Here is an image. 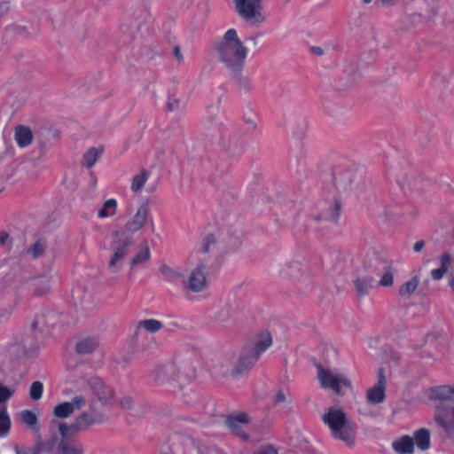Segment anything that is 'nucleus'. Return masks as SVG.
<instances>
[{
    "label": "nucleus",
    "mask_w": 454,
    "mask_h": 454,
    "mask_svg": "<svg viewBox=\"0 0 454 454\" xmlns=\"http://www.w3.org/2000/svg\"><path fill=\"white\" fill-rule=\"evenodd\" d=\"M4 273V275L0 278V294L9 287L15 291L27 289L32 294L37 296L46 294L50 289V280L47 277L27 278L22 275L20 266L15 262Z\"/></svg>",
    "instance_id": "f257e3e1"
},
{
    "label": "nucleus",
    "mask_w": 454,
    "mask_h": 454,
    "mask_svg": "<svg viewBox=\"0 0 454 454\" xmlns=\"http://www.w3.org/2000/svg\"><path fill=\"white\" fill-rule=\"evenodd\" d=\"M322 420L329 427L332 435L351 446L356 439V426L353 420L341 409L332 407L322 416Z\"/></svg>",
    "instance_id": "f03ea898"
},
{
    "label": "nucleus",
    "mask_w": 454,
    "mask_h": 454,
    "mask_svg": "<svg viewBox=\"0 0 454 454\" xmlns=\"http://www.w3.org/2000/svg\"><path fill=\"white\" fill-rule=\"evenodd\" d=\"M104 421V415L97 411L93 406L78 415L71 424L52 421L57 424L61 437H72L74 434L87 431L90 427Z\"/></svg>",
    "instance_id": "7ed1b4c3"
},
{
    "label": "nucleus",
    "mask_w": 454,
    "mask_h": 454,
    "mask_svg": "<svg viewBox=\"0 0 454 454\" xmlns=\"http://www.w3.org/2000/svg\"><path fill=\"white\" fill-rule=\"evenodd\" d=\"M235 10L249 27H260L267 21L262 0H234Z\"/></svg>",
    "instance_id": "20e7f679"
},
{
    "label": "nucleus",
    "mask_w": 454,
    "mask_h": 454,
    "mask_svg": "<svg viewBox=\"0 0 454 454\" xmlns=\"http://www.w3.org/2000/svg\"><path fill=\"white\" fill-rule=\"evenodd\" d=\"M134 244L133 238H127L121 233L113 232L110 243L111 254L107 263L112 273L121 270L123 260Z\"/></svg>",
    "instance_id": "39448f33"
},
{
    "label": "nucleus",
    "mask_w": 454,
    "mask_h": 454,
    "mask_svg": "<svg viewBox=\"0 0 454 454\" xmlns=\"http://www.w3.org/2000/svg\"><path fill=\"white\" fill-rule=\"evenodd\" d=\"M317 378L323 388L332 389L336 395H341L343 388L350 389L352 387L350 380L344 374L324 369L321 365H317Z\"/></svg>",
    "instance_id": "423d86ee"
},
{
    "label": "nucleus",
    "mask_w": 454,
    "mask_h": 454,
    "mask_svg": "<svg viewBox=\"0 0 454 454\" xmlns=\"http://www.w3.org/2000/svg\"><path fill=\"white\" fill-rule=\"evenodd\" d=\"M248 49L238 36L235 29H229V71L244 69Z\"/></svg>",
    "instance_id": "0eeeda50"
},
{
    "label": "nucleus",
    "mask_w": 454,
    "mask_h": 454,
    "mask_svg": "<svg viewBox=\"0 0 454 454\" xmlns=\"http://www.w3.org/2000/svg\"><path fill=\"white\" fill-rule=\"evenodd\" d=\"M83 384L102 405L113 403L114 390L100 378L96 376L86 378L83 380Z\"/></svg>",
    "instance_id": "6e6552de"
},
{
    "label": "nucleus",
    "mask_w": 454,
    "mask_h": 454,
    "mask_svg": "<svg viewBox=\"0 0 454 454\" xmlns=\"http://www.w3.org/2000/svg\"><path fill=\"white\" fill-rule=\"evenodd\" d=\"M364 267L374 272L383 271L379 285L383 287L392 286L394 284V272L389 263L381 259L378 254L368 256L364 262Z\"/></svg>",
    "instance_id": "1a4fd4ad"
},
{
    "label": "nucleus",
    "mask_w": 454,
    "mask_h": 454,
    "mask_svg": "<svg viewBox=\"0 0 454 454\" xmlns=\"http://www.w3.org/2000/svg\"><path fill=\"white\" fill-rule=\"evenodd\" d=\"M150 218V208L147 204L143 203L137 208L136 214L125 223L123 229L115 231L127 238H133V234L141 230Z\"/></svg>",
    "instance_id": "9d476101"
},
{
    "label": "nucleus",
    "mask_w": 454,
    "mask_h": 454,
    "mask_svg": "<svg viewBox=\"0 0 454 454\" xmlns=\"http://www.w3.org/2000/svg\"><path fill=\"white\" fill-rule=\"evenodd\" d=\"M434 419L450 437L454 438V404L437 405Z\"/></svg>",
    "instance_id": "9b49d317"
},
{
    "label": "nucleus",
    "mask_w": 454,
    "mask_h": 454,
    "mask_svg": "<svg viewBox=\"0 0 454 454\" xmlns=\"http://www.w3.org/2000/svg\"><path fill=\"white\" fill-rule=\"evenodd\" d=\"M208 267L205 258H200V262L190 273L187 280H184V288L193 293H200L206 287V276L204 270Z\"/></svg>",
    "instance_id": "f8f14e48"
},
{
    "label": "nucleus",
    "mask_w": 454,
    "mask_h": 454,
    "mask_svg": "<svg viewBox=\"0 0 454 454\" xmlns=\"http://www.w3.org/2000/svg\"><path fill=\"white\" fill-rule=\"evenodd\" d=\"M258 359L259 358L256 356V355L252 354L244 347L231 370V378L234 380H239V378L247 375Z\"/></svg>",
    "instance_id": "ddd939ff"
},
{
    "label": "nucleus",
    "mask_w": 454,
    "mask_h": 454,
    "mask_svg": "<svg viewBox=\"0 0 454 454\" xmlns=\"http://www.w3.org/2000/svg\"><path fill=\"white\" fill-rule=\"evenodd\" d=\"M249 422V417L245 412L239 411L229 414V429L233 434L244 441L248 438L246 428Z\"/></svg>",
    "instance_id": "4468645a"
},
{
    "label": "nucleus",
    "mask_w": 454,
    "mask_h": 454,
    "mask_svg": "<svg viewBox=\"0 0 454 454\" xmlns=\"http://www.w3.org/2000/svg\"><path fill=\"white\" fill-rule=\"evenodd\" d=\"M231 77L234 90L240 96L249 94L253 91L254 86L251 79L244 74L243 69L229 71Z\"/></svg>",
    "instance_id": "2eb2a0df"
},
{
    "label": "nucleus",
    "mask_w": 454,
    "mask_h": 454,
    "mask_svg": "<svg viewBox=\"0 0 454 454\" xmlns=\"http://www.w3.org/2000/svg\"><path fill=\"white\" fill-rule=\"evenodd\" d=\"M272 344V339L269 332H261L258 333L254 340L245 348L252 354L256 355L259 358L260 356L266 351Z\"/></svg>",
    "instance_id": "dca6fc26"
},
{
    "label": "nucleus",
    "mask_w": 454,
    "mask_h": 454,
    "mask_svg": "<svg viewBox=\"0 0 454 454\" xmlns=\"http://www.w3.org/2000/svg\"><path fill=\"white\" fill-rule=\"evenodd\" d=\"M439 259L440 267L432 270L430 272L431 278L435 281H439L444 277V275L448 272L452 262L454 261V258L452 257L451 254L448 251L443 252L440 255Z\"/></svg>",
    "instance_id": "f3484780"
},
{
    "label": "nucleus",
    "mask_w": 454,
    "mask_h": 454,
    "mask_svg": "<svg viewBox=\"0 0 454 454\" xmlns=\"http://www.w3.org/2000/svg\"><path fill=\"white\" fill-rule=\"evenodd\" d=\"M72 437H61L59 444V454H83L84 449L82 442L71 439Z\"/></svg>",
    "instance_id": "a211bd4d"
},
{
    "label": "nucleus",
    "mask_w": 454,
    "mask_h": 454,
    "mask_svg": "<svg viewBox=\"0 0 454 454\" xmlns=\"http://www.w3.org/2000/svg\"><path fill=\"white\" fill-rule=\"evenodd\" d=\"M216 245V239L213 234H207L205 236L200 243V247L197 249L196 254H198V261L200 262V258H205L207 263V266L212 265L213 262H210L209 257L207 256V254L211 253Z\"/></svg>",
    "instance_id": "6ab92c4d"
},
{
    "label": "nucleus",
    "mask_w": 454,
    "mask_h": 454,
    "mask_svg": "<svg viewBox=\"0 0 454 454\" xmlns=\"http://www.w3.org/2000/svg\"><path fill=\"white\" fill-rule=\"evenodd\" d=\"M48 247L47 239L42 236H35V242L26 249V253L34 259L43 256Z\"/></svg>",
    "instance_id": "aec40b11"
},
{
    "label": "nucleus",
    "mask_w": 454,
    "mask_h": 454,
    "mask_svg": "<svg viewBox=\"0 0 454 454\" xmlns=\"http://www.w3.org/2000/svg\"><path fill=\"white\" fill-rule=\"evenodd\" d=\"M392 448L397 454H412L414 451V441L411 437L404 435L394 441Z\"/></svg>",
    "instance_id": "412c9836"
},
{
    "label": "nucleus",
    "mask_w": 454,
    "mask_h": 454,
    "mask_svg": "<svg viewBox=\"0 0 454 454\" xmlns=\"http://www.w3.org/2000/svg\"><path fill=\"white\" fill-rule=\"evenodd\" d=\"M430 399L453 402L452 385H442L433 387L430 391Z\"/></svg>",
    "instance_id": "4be33fe9"
},
{
    "label": "nucleus",
    "mask_w": 454,
    "mask_h": 454,
    "mask_svg": "<svg viewBox=\"0 0 454 454\" xmlns=\"http://www.w3.org/2000/svg\"><path fill=\"white\" fill-rule=\"evenodd\" d=\"M14 137L19 146L26 147L31 144L33 134L29 128L19 125L15 128Z\"/></svg>",
    "instance_id": "5701e85b"
},
{
    "label": "nucleus",
    "mask_w": 454,
    "mask_h": 454,
    "mask_svg": "<svg viewBox=\"0 0 454 454\" xmlns=\"http://www.w3.org/2000/svg\"><path fill=\"white\" fill-rule=\"evenodd\" d=\"M21 346V355H28L29 356H34L38 350L39 347L33 335L27 334L22 337L19 341Z\"/></svg>",
    "instance_id": "b1692460"
},
{
    "label": "nucleus",
    "mask_w": 454,
    "mask_h": 454,
    "mask_svg": "<svg viewBox=\"0 0 454 454\" xmlns=\"http://www.w3.org/2000/svg\"><path fill=\"white\" fill-rule=\"evenodd\" d=\"M176 369L174 364L160 366L156 372V380L158 382L164 383L165 381L176 380L178 379V375H176Z\"/></svg>",
    "instance_id": "393cba45"
},
{
    "label": "nucleus",
    "mask_w": 454,
    "mask_h": 454,
    "mask_svg": "<svg viewBox=\"0 0 454 454\" xmlns=\"http://www.w3.org/2000/svg\"><path fill=\"white\" fill-rule=\"evenodd\" d=\"M98 342L95 338H85L76 343L75 351L78 355L91 354L98 348Z\"/></svg>",
    "instance_id": "a878e982"
},
{
    "label": "nucleus",
    "mask_w": 454,
    "mask_h": 454,
    "mask_svg": "<svg viewBox=\"0 0 454 454\" xmlns=\"http://www.w3.org/2000/svg\"><path fill=\"white\" fill-rule=\"evenodd\" d=\"M150 174L151 172L148 169L142 168L139 174L135 175L131 180V191L133 192H141L146 181L148 180Z\"/></svg>",
    "instance_id": "bb28decb"
},
{
    "label": "nucleus",
    "mask_w": 454,
    "mask_h": 454,
    "mask_svg": "<svg viewBox=\"0 0 454 454\" xmlns=\"http://www.w3.org/2000/svg\"><path fill=\"white\" fill-rule=\"evenodd\" d=\"M366 398L372 404L381 403L385 399V387L375 385L367 390Z\"/></svg>",
    "instance_id": "cd10ccee"
},
{
    "label": "nucleus",
    "mask_w": 454,
    "mask_h": 454,
    "mask_svg": "<svg viewBox=\"0 0 454 454\" xmlns=\"http://www.w3.org/2000/svg\"><path fill=\"white\" fill-rule=\"evenodd\" d=\"M214 53L219 60L223 62L227 61V32L223 35L219 41H215L213 45Z\"/></svg>",
    "instance_id": "c85d7f7f"
},
{
    "label": "nucleus",
    "mask_w": 454,
    "mask_h": 454,
    "mask_svg": "<svg viewBox=\"0 0 454 454\" xmlns=\"http://www.w3.org/2000/svg\"><path fill=\"white\" fill-rule=\"evenodd\" d=\"M159 271L164 280L168 283H175L177 279L183 278V274L169 267L167 264H161L159 268Z\"/></svg>",
    "instance_id": "c756f323"
},
{
    "label": "nucleus",
    "mask_w": 454,
    "mask_h": 454,
    "mask_svg": "<svg viewBox=\"0 0 454 454\" xmlns=\"http://www.w3.org/2000/svg\"><path fill=\"white\" fill-rule=\"evenodd\" d=\"M356 293L360 296L366 295L372 287L373 278L371 277L358 278L354 281Z\"/></svg>",
    "instance_id": "7c9ffc66"
},
{
    "label": "nucleus",
    "mask_w": 454,
    "mask_h": 454,
    "mask_svg": "<svg viewBox=\"0 0 454 454\" xmlns=\"http://www.w3.org/2000/svg\"><path fill=\"white\" fill-rule=\"evenodd\" d=\"M414 439L417 446L421 450H426L430 446V433L427 429L421 428L415 433Z\"/></svg>",
    "instance_id": "2f4dec72"
},
{
    "label": "nucleus",
    "mask_w": 454,
    "mask_h": 454,
    "mask_svg": "<svg viewBox=\"0 0 454 454\" xmlns=\"http://www.w3.org/2000/svg\"><path fill=\"white\" fill-rule=\"evenodd\" d=\"M419 284V276H415L407 282H405L399 289V294L403 297L411 296L418 288Z\"/></svg>",
    "instance_id": "473e14b6"
},
{
    "label": "nucleus",
    "mask_w": 454,
    "mask_h": 454,
    "mask_svg": "<svg viewBox=\"0 0 454 454\" xmlns=\"http://www.w3.org/2000/svg\"><path fill=\"white\" fill-rule=\"evenodd\" d=\"M142 25L143 21L139 19H136L135 20H129L124 23L121 26V30L124 34H128L131 38H135L140 31Z\"/></svg>",
    "instance_id": "72a5a7b5"
},
{
    "label": "nucleus",
    "mask_w": 454,
    "mask_h": 454,
    "mask_svg": "<svg viewBox=\"0 0 454 454\" xmlns=\"http://www.w3.org/2000/svg\"><path fill=\"white\" fill-rule=\"evenodd\" d=\"M102 151L95 147L90 148L83 155L82 165L86 168H91L99 159Z\"/></svg>",
    "instance_id": "f704fd0d"
},
{
    "label": "nucleus",
    "mask_w": 454,
    "mask_h": 454,
    "mask_svg": "<svg viewBox=\"0 0 454 454\" xmlns=\"http://www.w3.org/2000/svg\"><path fill=\"white\" fill-rule=\"evenodd\" d=\"M138 328H143L150 333H155L163 328V324L157 319H145L138 322Z\"/></svg>",
    "instance_id": "c9c22d12"
},
{
    "label": "nucleus",
    "mask_w": 454,
    "mask_h": 454,
    "mask_svg": "<svg viewBox=\"0 0 454 454\" xmlns=\"http://www.w3.org/2000/svg\"><path fill=\"white\" fill-rule=\"evenodd\" d=\"M117 208V201L114 199L106 200L103 207L98 211V215L100 218L112 216L115 214Z\"/></svg>",
    "instance_id": "e433bc0d"
},
{
    "label": "nucleus",
    "mask_w": 454,
    "mask_h": 454,
    "mask_svg": "<svg viewBox=\"0 0 454 454\" xmlns=\"http://www.w3.org/2000/svg\"><path fill=\"white\" fill-rule=\"evenodd\" d=\"M20 418L23 423L31 427L35 432H38L37 417L34 412L28 410L22 411Z\"/></svg>",
    "instance_id": "4c0bfd02"
},
{
    "label": "nucleus",
    "mask_w": 454,
    "mask_h": 454,
    "mask_svg": "<svg viewBox=\"0 0 454 454\" xmlns=\"http://www.w3.org/2000/svg\"><path fill=\"white\" fill-rule=\"evenodd\" d=\"M151 253L148 246H145L139 251L130 261L131 267H137L140 264L145 263L150 260Z\"/></svg>",
    "instance_id": "58836bf2"
},
{
    "label": "nucleus",
    "mask_w": 454,
    "mask_h": 454,
    "mask_svg": "<svg viewBox=\"0 0 454 454\" xmlns=\"http://www.w3.org/2000/svg\"><path fill=\"white\" fill-rule=\"evenodd\" d=\"M11 428V419L6 409H0V437L7 435Z\"/></svg>",
    "instance_id": "ea45409f"
},
{
    "label": "nucleus",
    "mask_w": 454,
    "mask_h": 454,
    "mask_svg": "<svg viewBox=\"0 0 454 454\" xmlns=\"http://www.w3.org/2000/svg\"><path fill=\"white\" fill-rule=\"evenodd\" d=\"M53 414L58 419H67L71 417L74 413L70 410L67 402H62L54 407Z\"/></svg>",
    "instance_id": "a19ab883"
},
{
    "label": "nucleus",
    "mask_w": 454,
    "mask_h": 454,
    "mask_svg": "<svg viewBox=\"0 0 454 454\" xmlns=\"http://www.w3.org/2000/svg\"><path fill=\"white\" fill-rule=\"evenodd\" d=\"M88 403L87 398L83 395H75L70 401L67 402V404L70 407V410L74 413L76 411H81L83 409Z\"/></svg>",
    "instance_id": "79ce46f5"
},
{
    "label": "nucleus",
    "mask_w": 454,
    "mask_h": 454,
    "mask_svg": "<svg viewBox=\"0 0 454 454\" xmlns=\"http://www.w3.org/2000/svg\"><path fill=\"white\" fill-rule=\"evenodd\" d=\"M43 385L41 381H35L30 386L29 396L32 400L37 401L42 397Z\"/></svg>",
    "instance_id": "37998d69"
},
{
    "label": "nucleus",
    "mask_w": 454,
    "mask_h": 454,
    "mask_svg": "<svg viewBox=\"0 0 454 454\" xmlns=\"http://www.w3.org/2000/svg\"><path fill=\"white\" fill-rule=\"evenodd\" d=\"M243 121L249 131H254L257 129L256 116L254 113H250L243 116Z\"/></svg>",
    "instance_id": "c03bdc74"
},
{
    "label": "nucleus",
    "mask_w": 454,
    "mask_h": 454,
    "mask_svg": "<svg viewBox=\"0 0 454 454\" xmlns=\"http://www.w3.org/2000/svg\"><path fill=\"white\" fill-rule=\"evenodd\" d=\"M199 454H223L219 449L215 446L200 445L198 447Z\"/></svg>",
    "instance_id": "a18cd8bd"
},
{
    "label": "nucleus",
    "mask_w": 454,
    "mask_h": 454,
    "mask_svg": "<svg viewBox=\"0 0 454 454\" xmlns=\"http://www.w3.org/2000/svg\"><path fill=\"white\" fill-rule=\"evenodd\" d=\"M0 247H5L8 250L12 247V239L9 233L5 231H0Z\"/></svg>",
    "instance_id": "49530a36"
},
{
    "label": "nucleus",
    "mask_w": 454,
    "mask_h": 454,
    "mask_svg": "<svg viewBox=\"0 0 454 454\" xmlns=\"http://www.w3.org/2000/svg\"><path fill=\"white\" fill-rule=\"evenodd\" d=\"M293 269H298V264L295 262L286 263L283 265L280 270V274L284 275L285 277H295V273L292 270Z\"/></svg>",
    "instance_id": "de8ad7c7"
},
{
    "label": "nucleus",
    "mask_w": 454,
    "mask_h": 454,
    "mask_svg": "<svg viewBox=\"0 0 454 454\" xmlns=\"http://www.w3.org/2000/svg\"><path fill=\"white\" fill-rule=\"evenodd\" d=\"M340 205L338 201H335L334 202V205H333V210H332V213L328 217V219L333 223H336L337 220L339 219V216H340Z\"/></svg>",
    "instance_id": "09e8293b"
},
{
    "label": "nucleus",
    "mask_w": 454,
    "mask_h": 454,
    "mask_svg": "<svg viewBox=\"0 0 454 454\" xmlns=\"http://www.w3.org/2000/svg\"><path fill=\"white\" fill-rule=\"evenodd\" d=\"M179 106V99L174 97H168L166 108L168 111L172 112L178 108Z\"/></svg>",
    "instance_id": "8fccbe9b"
},
{
    "label": "nucleus",
    "mask_w": 454,
    "mask_h": 454,
    "mask_svg": "<svg viewBox=\"0 0 454 454\" xmlns=\"http://www.w3.org/2000/svg\"><path fill=\"white\" fill-rule=\"evenodd\" d=\"M12 393L8 387L0 385V402L8 400L12 395Z\"/></svg>",
    "instance_id": "3c124183"
},
{
    "label": "nucleus",
    "mask_w": 454,
    "mask_h": 454,
    "mask_svg": "<svg viewBox=\"0 0 454 454\" xmlns=\"http://www.w3.org/2000/svg\"><path fill=\"white\" fill-rule=\"evenodd\" d=\"M20 351H21V346L18 342L14 343L10 348V353L12 356H16V357L20 358V357L29 356L28 355H21V354H20Z\"/></svg>",
    "instance_id": "603ef678"
},
{
    "label": "nucleus",
    "mask_w": 454,
    "mask_h": 454,
    "mask_svg": "<svg viewBox=\"0 0 454 454\" xmlns=\"http://www.w3.org/2000/svg\"><path fill=\"white\" fill-rule=\"evenodd\" d=\"M133 399L130 396H123L120 400V405L122 409L129 410L133 406Z\"/></svg>",
    "instance_id": "864d4df0"
},
{
    "label": "nucleus",
    "mask_w": 454,
    "mask_h": 454,
    "mask_svg": "<svg viewBox=\"0 0 454 454\" xmlns=\"http://www.w3.org/2000/svg\"><path fill=\"white\" fill-rule=\"evenodd\" d=\"M206 413L210 414L214 417H219L221 419L223 420L224 423H227V417L223 416V414H221V415L216 414L215 409L214 408V406L212 404L207 405Z\"/></svg>",
    "instance_id": "5fc2aeb1"
},
{
    "label": "nucleus",
    "mask_w": 454,
    "mask_h": 454,
    "mask_svg": "<svg viewBox=\"0 0 454 454\" xmlns=\"http://www.w3.org/2000/svg\"><path fill=\"white\" fill-rule=\"evenodd\" d=\"M173 54L176 58V59L178 61V63H183L184 62V56L181 52V49H180V46L179 45H176L174 46L173 48Z\"/></svg>",
    "instance_id": "6e6d98bb"
},
{
    "label": "nucleus",
    "mask_w": 454,
    "mask_h": 454,
    "mask_svg": "<svg viewBox=\"0 0 454 454\" xmlns=\"http://www.w3.org/2000/svg\"><path fill=\"white\" fill-rule=\"evenodd\" d=\"M12 314L11 308H4L0 309V323L5 321Z\"/></svg>",
    "instance_id": "4d7b16f0"
},
{
    "label": "nucleus",
    "mask_w": 454,
    "mask_h": 454,
    "mask_svg": "<svg viewBox=\"0 0 454 454\" xmlns=\"http://www.w3.org/2000/svg\"><path fill=\"white\" fill-rule=\"evenodd\" d=\"M274 401H275L276 403H282L286 402V395L284 393V391L279 390L277 393V395H275Z\"/></svg>",
    "instance_id": "13d9d810"
},
{
    "label": "nucleus",
    "mask_w": 454,
    "mask_h": 454,
    "mask_svg": "<svg viewBox=\"0 0 454 454\" xmlns=\"http://www.w3.org/2000/svg\"><path fill=\"white\" fill-rule=\"evenodd\" d=\"M376 385L383 387H386V378H385V375H384V369L383 368H381L379 371V380H378V382H377Z\"/></svg>",
    "instance_id": "bf43d9fd"
},
{
    "label": "nucleus",
    "mask_w": 454,
    "mask_h": 454,
    "mask_svg": "<svg viewBox=\"0 0 454 454\" xmlns=\"http://www.w3.org/2000/svg\"><path fill=\"white\" fill-rule=\"evenodd\" d=\"M254 454H278V452L271 447H266L255 452Z\"/></svg>",
    "instance_id": "052dcab7"
},
{
    "label": "nucleus",
    "mask_w": 454,
    "mask_h": 454,
    "mask_svg": "<svg viewBox=\"0 0 454 454\" xmlns=\"http://www.w3.org/2000/svg\"><path fill=\"white\" fill-rule=\"evenodd\" d=\"M15 451L16 454H38L31 449H19L18 447H15Z\"/></svg>",
    "instance_id": "680f3d73"
},
{
    "label": "nucleus",
    "mask_w": 454,
    "mask_h": 454,
    "mask_svg": "<svg viewBox=\"0 0 454 454\" xmlns=\"http://www.w3.org/2000/svg\"><path fill=\"white\" fill-rule=\"evenodd\" d=\"M425 247V241L424 240H419L417 241L413 246V250L416 253L420 252Z\"/></svg>",
    "instance_id": "e2e57ef3"
},
{
    "label": "nucleus",
    "mask_w": 454,
    "mask_h": 454,
    "mask_svg": "<svg viewBox=\"0 0 454 454\" xmlns=\"http://www.w3.org/2000/svg\"><path fill=\"white\" fill-rule=\"evenodd\" d=\"M310 52L317 56H322L324 54V50L319 46H311Z\"/></svg>",
    "instance_id": "0e129e2a"
},
{
    "label": "nucleus",
    "mask_w": 454,
    "mask_h": 454,
    "mask_svg": "<svg viewBox=\"0 0 454 454\" xmlns=\"http://www.w3.org/2000/svg\"><path fill=\"white\" fill-rule=\"evenodd\" d=\"M448 285L451 288V290L454 292V274L450 273L448 276Z\"/></svg>",
    "instance_id": "69168bd1"
},
{
    "label": "nucleus",
    "mask_w": 454,
    "mask_h": 454,
    "mask_svg": "<svg viewBox=\"0 0 454 454\" xmlns=\"http://www.w3.org/2000/svg\"><path fill=\"white\" fill-rule=\"evenodd\" d=\"M217 419H200V423L202 424V425H207V424H210V423H215L216 422Z\"/></svg>",
    "instance_id": "338daca9"
},
{
    "label": "nucleus",
    "mask_w": 454,
    "mask_h": 454,
    "mask_svg": "<svg viewBox=\"0 0 454 454\" xmlns=\"http://www.w3.org/2000/svg\"><path fill=\"white\" fill-rule=\"evenodd\" d=\"M397 0H381L383 4L391 5L394 4Z\"/></svg>",
    "instance_id": "774afa93"
}]
</instances>
